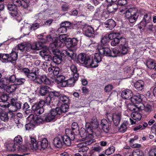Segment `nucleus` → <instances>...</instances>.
Returning <instances> with one entry per match:
<instances>
[{"mask_svg": "<svg viewBox=\"0 0 156 156\" xmlns=\"http://www.w3.org/2000/svg\"><path fill=\"white\" fill-rule=\"evenodd\" d=\"M62 142L63 144H64L67 146H69L71 145V140H72L67 135H64L62 136Z\"/></svg>", "mask_w": 156, "mask_h": 156, "instance_id": "obj_39", "label": "nucleus"}, {"mask_svg": "<svg viewBox=\"0 0 156 156\" xmlns=\"http://www.w3.org/2000/svg\"><path fill=\"white\" fill-rule=\"evenodd\" d=\"M30 122L25 125V128L27 130H31L35 127V125L34 123Z\"/></svg>", "mask_w": 156, "mask_h": 156, "instance_id": "obj_51", "label": "nucleus"}, {"mask_svg": "<svg viewBox=\"0 0 156 156\" xmlns=\"http://www.w3.org/2000/svg\"><path fill=\"white\" fill-rule=\"evenodd\" d=\"M112 53L114 54V55H112V56H111L113 57L116 56L117 55H118L120 53V51L118 49V48H117V47H115L114 48L112 49Z\"/></svg>", "mask_w": 156, "mask_h": 156, "instance_id": "obj_62", "label": "nucleus"}, {"mask_svg": "<svg viewBox=\"0 0 156 156\" xmlns=\"http://www.w3.org/2000/svg\"><path fill=\"white\" fill-rule=\"evenodd\" d=\"M22 108L25 111L26 114H27L31 111V110L29 109V106L27 103H25L24 104Z\"/></svg>", "mask_w": 156, "mask_h": 156, "instance_id": "obj_57", "label": "nucleus"}, {"mask_svg": "<svg viewBox=\"0 0 156 156\" xmlns=\"http://www.w3.org/2000/svg\"><path fill=\"white\" fill-rule=\"evenodd\" d=\"M83 143H80L78 144V147H79V152H84L87 151L89 148L88 147L84 145Z\"/></svg>", "mask_w": 156, "mask_h": 156, "instance_id": "obj_44", "label": "nucleus"}, {"mask_svg": "<svg viewBox=\"0 0 156 156\" xmlns=\"http://www.w3.org/2000/svg\"><path fill=\"white\" fill-rule=\"evenodd\" d=\"M121 117V114L120 112L115 113L113 114L112 119L115 126H118L119 124Z\"/></svg>", "mask_w": 156, "mask_h": 156, "instance_id": "obj_18", "label": "nucleus"}, {"mask_svg": "<svg viewBox=\"0 0 156 156\" xmlns=\"http://www.w3.org/2000/svg\"><path fill=\"white\" fill-rule=\"evenodd\" d=\"M23 139L21 136L20 135H18L15 138L14 143L15 144L17 145L19 147Z\"/></svg>", "mask_w": 156, "mask_h": 156, "instance_id": "obj_47", "label": "nucleus"}, {"mask_svg": "<svg viewBox=\"0 0 156 156\" xmlns=\"http://www.w3.org/2000/svg\"><path fill=\"white\" fill-rule=\"evenodd\" d=\"M18 52V51L12 50L11 53L9 54V61L12 62L16 60L17 59Z\"/></svg>", "mask_w": 156, "mask_h": 156, "instance_id": "obj_29", "label": "nucleus"}, {"mask_svg": "<svg viewBox=\"0 0 156 156\" xmlns=\"http://www.w3.org/2000/svg\"><path fill=\"white\" fill-rule=\"evenodd\" d=\"M102 55L100 53H95L94 55V57L93 58V63H95L97 65V67L98 66V63L100 62L101 61Z\"/></svg>", "mask_w": 156, "mask_h": 156, "instance_id": "obj_32", "label": "nucleus"}, {"mask_svg": "<svg viewBox=\"0 0 156 156\" xmlns=\"http://www.w3.org/2000/svg\"><path fill=\"white\" fill-rule=\"evenodd\" d=\"M129 11V12L127 13L126 17L130 23H133L140 17V14L137 12L136 9L134 8H130Z\"/></svg>", "mask_w": 156, "mask_h": 156, "instance_id": "obj_5", "label": "nucleus"}, {"mask_svg": "<svg viewBox=\"0 0 156 156\" xmlns=\"http://www.w3.org/2000/svg\"><path fill=\"white\" fill-rule=\"evenodd\" d=\"M72 130L75 131L76 134L79 133V127L78 124L76 122H73L72 124Z\"/></svg>", "mask_w": 156, "mask_h": 156, "instance_id": "obj_49", "label": "nucleus"}, {"mask_svg": "<svg viewBox=\"0 0 156 156\" xmlns=\"http://www.w3.org/2000/svg\"><path fill=\"white\" fill-rule=\"evenodd\" d=\"M108 36H104L102 38L101 42L102 46L105 45L108 42L109 39Z\"/></svg>", "mask_w": 156, "mask_h": 156, "instance_id": "obj_61", "label": "nucleus"}, {"mask_svg": "<svg viewBox=\"0 0 156 156\" xmlns=\"http://www.w3.org/2000/svg\"><path fill=\"white\" fill-rule=\"evenodd\" d=\"M118 8L117 4L113 3L109 4L107 8L108 12L109 13H112L116 11Z\"/></svg>", "mask_w": 156, "mask_h": 156, "instance_id": "obj_28", "label": "nucleus"}, {"mask_svg": "<svg viewBox=\"0 0 156 156\" xmlns=\"http://www.w3.org/2000/svg\"><path fill=\"white\" fill-rule=\"evenodd\" d=\"M129 9H127L125 6H123L120 8L119 9V11L120 12L122 13L123 14H125L126 16L127 13L129 12Z\"/></svg>", "mask_w": 156, "mask_h": 156, "instance_id": "obj_53", "label": "nucleus"}, {"mask_svg": "<svg viewBox=\"0 0 156 156\" xmlns=\"http://www.w3.org/2000/svg\"><path fill=\"white\" fill-rule=\"evenodd\" d=\"M30 121L34 123L35 125H37L42 124L44 120L40 117L37 115L34 116L33 114H30L27 117Z\"/></svg>", "mask_w": 156, "mask_h": 156, "instance_id": "obj_11", "label": "nucleus"}, {"mask_svg": "<svg viewBox=\"0 0 156 156\" xmlns=\"http://www.w3.org/2000/svg\"><path fill=\"white\" fill-rule=\"evenodd\" d=\"M44 102L43 101H40L38 103H36L33 105L31 109L33 112L36 115L42 114L44 112L43 107Z\"/></svg>", "mask_w": 156, "mask_h": 156, "instance_id": "obj_6", "label": "nucleus"}, {"mask_svg": "<svg viewBox=\"0 0 156 156\" xmlns=\"http://www.w3.org/2000/svg\"><path fill=\"white\" fill-rule=\"evenodd\" d=\"M50 88L47 86H42L40 87V94L42 96L45 95L48 93Z\"/></svg>", "mask_w": 156, "mask_h": 156, "instance_id": "obj_36", "label": "nucleus"}, {"mask_svg": "<svg viewBox=\"0 0 156 156\" xmlns=\"http://www.w3.org/2000/svg\"><path fill=\"white\" fill-rule=\"evenodd\" d=\"M62 54L63 55V56L67 55L69 57L71 58V59L73 58L74 55L73 51L70 50H69L68 51L64 50H62Z\"/></svg>", "mask_w": 156, "mask_h": 156, "instance_id": "obj_35", "label": "nucleus"}, {"mask_svg": "<svg viewBox=\"0 0 156 156\" xmlns=\"http://www.w3.org/2000/svg\"><path fill=\"white\" fill-rule=\"evenodd\" d=\"M28 51L30 50H37L35 43L32 44H28L27 45Z\"/></svg>", "mask_w": 156, "mask_h": 156, "instance_id": "obj_60", "label": "nucleus"}, {"mask_svg": "<svg viewBox=\"0 0 156 156\" xmlns=\"http://www.w3.org/2000/svg\"><path fill=\"white\" fill-rule=\"evenodd\" d=\"M91 124L90 125L93 126L94 125V127H97L98 123V122L97 120L96 119V117L95 116H94L92 117L91 121L90 122Z\"/></svg>", "mask_w": 156, "mask_h": 156, "instance_id": "obj_55", "label": "nucleus"}, {"mask_svg": "<svg viewBox=\"0 0 156 156\" xmlns=\"http://www.w3.org/2000/svg\"><path fill=\"white\" fill-rule=\"evenodd\" d=\"M55 37H54L53 38L50 35H48L47 36H45V39H44V38H44L43 39V42L44 43H46L47 42L52 41V43H51L50 44V47L51 48V50L52 51V48H51V44L53 43V39H54Z\"/></svg>", "mask_w": 156, "mask_h": 156, "instance_id": "obj_45", "label": "nucleus"}, {"mask_svg": "<svg viewBox=\"0 0 156 156\" xmlns=\"http://www.w3.org/2000/svg\"><path fill=\"white\" fill-rule=\"evenodd\" d=\"M60 94L61 95L59 97H60L59 98L61 101H62L65 103H66L69 101V98L66 96L65 95H61V94Z\"/></svg>", "mask_w": 156, "mask_h": 156, "instance_id": "obj_58", "label": "nucleus"}, {"mask_svg": "<svg viewBox=\"0 0 156 156\" xmlns=\"http://www.w3.org/2000/svg\"><path fill=\"white\" fill-rule=\"evenodd\" d=\"M78 60L79 62L87 68H94L97 67V65L93 63L92 58L85 54L81 53L78 56Z\"/></svg>", "mask_w": 156, "mask_h": 156, "instance_id": "obj_2", "label": "nucleus"}, {"mask_svg": "<svg viewBox=\"0 0 156 156\" xmlns=\"http://www.w3.org/2000/svg\"><path fill=\"white\" fill-rule=\"evenodd\" d=\"M69 106L66 104H64L61 105L60 107H56L55 110L58 115H60L63 113L67 112Z\"/></svg>", "mask_w": 156, "mask_h": 156, "instance_id": "obj_23", "label": "nucleus"}, {"mask_svg": "<svg viewBox=\"0 0 156 156\" xmlns=\"http://www.w3.org/2000/svg\"><path fill=\"white\" fill-rule=\"evenodd\" d=\"M147 66L148 68L151 69H155L156 63H155L152 59H149L147 61Z\"/></svg>", "mask_w": 156, "mask_h": 156, "instance_id": "obj_41", "label": "nucleus"}, {"mask_svg": "<svg viewBox=\"0 0 156 156\" xmlns=\"http://www.w3.org/2000/svg\"><path fill=\"white\" fill-rule=\"evenodd\" d=\"M40 24L38 23H33L30 26V29L31 30H35L39 28Z\"/></svg>", "mask_w": 156, "mask_h": 156, "instance_id": "obj_52", "label": "nucleus"}, {"mask_svg": "<svg viewBox=\"0 0 156 156\" xmlns=\"http://www.w3.org/2000/svg\"><path fill=\"white\" fill-rule=\"evenodd\" d=\"M140 17L142 18V20L140 22L138 27L140 30L142 29L143 30H144L145 27L151 21V15L149 13L144 15L140 14Z\"/></svg>", "mask_w": 156, "mask_h": 156, "instance_id": "obj_7", "label": "nucleus"}, {"mask_svg": "<svg viewBox=\"0 0 156 156\" xmlns=\"http://www.w3.org/2000/svg\"><path fill=\"white\" fill-rule=\"evenodd\" d=\"M144 96L139 93L136 94L133 96H132L131 100L134 104L140 103L141 102Z\"/></svg>", "mask_w": 156, "mask_h": 156, "instance_id": "obj_16", "label": "nucleus"}, {"mask_svg": "<svg viewBox=\"0 0 156 156\" xmlns=\"http://www.w3.org/2000/svg\"><path fill=\"white\" fill-rule=\"evenodd\" d=\"M38 79L40 81V83H43L46 84H50L51 83V81L45 75L41 76Z\"/></svg>", "mask_w": 156, "mask_h": 156, "instance_id": "obj_33", "label": "nucleus"}, {"mask_svg": "<svg viewBox=\"0 0 156 156\" xmlns=\"http://www.w3.org/2000/svg\"><path fill=\"white\" fill-rule=\"evenodd\" d=\"M30 139L31 140L30 144L32 145L30 146V148L33 149V150H42L46 148L48 145V142L46 138H44L41 141L37 142L35 138L30 137Z\"/></svg>", "mask_w": 156, "mask_h": 156, "instance_id": "obj_1", "label": "nucleus"}, {"mask_svg": "<svg viewBox=\"0 0 156 156\" xmlns=\"http://www.w3.org/2000/svg\"><path fill=\"white\" fill-rule=\"evenodd\" d=\"M59 39L58 38H55L53 39V42L51 45V47L52 48V52L53 54L54 53L57 52L58 50L56 49V47L60 46L62 43L64 42H65V41L67 38L64 35H62L59 36Z\"/></svg>", "mask_w": 156, "mask_h": 156, "instance_id": "obj_4", "label": "nucleus"}, {"mask_svg": "<svg viewBox=\"0 0 156 156\" xmlns=\"http://www.w3.org/2000/svg\"><path fill=\"white\" fill-rule=\"evenodd\" d=\"M9 83L8 77L2 78L0 79V88L5 89Z\"/></svg>", "mask_w": 156, "mask_h": 156, "instance_id": "obj_26", "label": "nucleus"}, {"mask_svg": "<svg viewBox=\"0 0 156 156\" xmlns=\"http://www.w3.org/2000/svg\"><path fill=\"white\" fill-rule=\"evenodd\" d=\"M132 118H130V122L132 125H133L136 123V121H138L140 120L141 118V115L137 112H133L131 114Z\"/></svg>", "mask_w": 156, "mask_h": 156, "instance_id": "obj_15", "label": "nucleus"}, {"mask_svg": "<svg viewBox=\"0 0 156 156\" xmlns=\"http://www.w3.org/2000/svg\"><path fill=\"white\" fill-rule=\"evenodd\" d=\"M133 95L132 91L129 89L125 90L121 93L122 97L125 99H131Z\"/></svg>", "mask_w": 156, "mask_h": 156, "instance_id": "obj_20", "label": "nucleus"}, {"mask_svg": "<svg viewBox=\"0 0 156 156\" xmlns=\"http://www.w3.org/2000/svg\"><path fill=\"white\" fill-rule=\"evenodd\" d=\"M58 114L55 109H51L45 118V120L47 122H50L55 120L56 116Z\"/></svg>", "mask_w": 156, "mask_h": 156, "instance_id": "obj_13", "label": "nucleus"}, {"mask_svg": "<svg viewBox=\"0 0 156 156\" xmlns=\"http://www.w3.org/2000/svg\"><path fill=\"white\" fill-rule=\"evenodd\" d=\"M16 6L13 4H9L7 8L9 11V13L13 17L16 16L17 14V8Z\"/></svg>", "mask_w": 156, "mask_h": 156, "instance_id": "obj_21", "label": "nucleus"}, {"mask_svg": "<svg viewBox=\"0 0 156 156\" xmlns=\"http://www.w3.org/2000/svg\"><path fill=\"white\" fill-rule=\"evenodd\" d=\"M104 24L105 27L109 28L110 30H112L115 26V22L111 19L108 20Z\"/></svg>", "mask_w": 156, "mask_h": 156, "instance_id": "obj_24", "label": "nucleus"}, {"mask_svg": "<svg viewBox=\"0 0 156 156\" xmlns=\"http://www.w3.org/2000/svg\"><path fill=\"white\" fill-rule=\"evenodd\" d=\"M62 140V136L59 135L54 138L53 143L55 146L58 148H61L63 145Z\"/></svg>", "mask_w": 156, "mask_h": 156, "instance_id": "obj_14", "label": "nucleus"}, {"mask_svg": "<svg viewBox=\"0 0 156 156\" xmlns=\"http://www.w3.org/2000/svg\"><path fill=\"white\" fill-rule=\"evenodd\" d=\"M17 88V85L15 84H12L8 85L5 88L6 91L8 93H12L16 90Z\"/></svg>", "mask_w": 156, "mask_h": 156, "instance_id": "obj_30", "label": "nucleus"}, {"mask_svg": "<svg viewBox=\"0 0 156 156\" xmlns=\"http://www.w3.org/2000/svg\"><path fill=\"white\" fill-rule=\"evenodd\" d=\"M29 140V142L27 144V146H25L24 145H21L20 144V145L19 146L20 149L17 150V151L24 152L27 151L28 149L33 150V149L30 148V146H31L32 145H31V144H31V140L30 139V138Z\"/></svg>", "mask_w": 156, "mask_h": 156, "instance_id": "obj_37", "label": "nucleus"}, {"mask_svg": "<svg viewBox=\"0 0 156 156\" xmlns=\"http://www.w3.org/2000/svg\"><path fill=\"white\" fill-rule=\"evenodd\" d=\"M98 49L99 53L102 56H112V53L109 48L101 45L98 46Z\"/></svg>", "mask_w": 156, "mask_h": 156, "instance_id": "obj_10", "label": "nucleus"}, {"mask_svg": "<svg viewBox=\"0 0 156 156\" xmlns=\"http://www.w3.org/2000/svg\"><path fill=\"white\" fill-rule=\"evenodd\" d=\"M27 76L30 80L33 81L35 80L37 78V75L30 72L27 75Z\"/></svg>", "mask_w": 156, "mask_h": 156, "instance_id": "obj_56", "label": "nucleus"}, {"mask_svg": "<svg viewBox=\"0 0 156 156\" xmlns=\"http://www.w3.org/2000/svg\"><path fill=\"white\" fill-rule=\"evenodd\" d=\"M68 69L70 70L69 73H70L72 76H76L79 77V75L78 73V70L76 66L74 64H72L68 67Z\"/></svg>", "mask_w": 156, "mask_h": 156, "instance_id": "obj_22", "label": "nucleus"}, {"mask_svg": "<svg viewBox=\"0 0 156 156\" xmlns=\"http://www.w3.org/2000/svg\"><path fill=\"white\" fill-rule=\"evenodd\" d=\"M127 125L126 123H123L121 125L119 128V131L121 133H123L125 132L127 129Z\"/></svg>", "mask_w": 156, "mask_h": 156, "instance_id": "obj_50", "label": "nucleus"}, {"mask_svg": "<svg viewBox=\"0 0 156 156\" xmlns=\"http://www.w3.org/2000/svg\"><path fill=\"white\" fill-rule=\"evenodd\" d=\"M128 110L133 112H137L138 108H137V105L133 104H129L127 105Z\"/></svg>", "mask_w": 156, "mask_h": 156, "instance_id": "obj_43", "label": "nucleus"}, {"mask_svg": "<svg viewBox=\"0 0 156 156\" xmlns=\"http://www.w3.org/2000/svg\"><path fill=\"white\" fill-rule=\"evenodd\" d=\"M12 2L13 5L16 6H20L22 5L21 1L20 0H12Z\"/></svg>", "mask_w": 156, "mask_h": 156, "instance_id": "obj_64", "label": "nucleus"}, {"mask_svg": "<svg viewBox=\"0 0 156 156\" xmlns=\"http://www.w3.org/2000/svg\"><path fill=\"white\" fill-rule=\"evenodd\" d=\"M103 12V9L100 6L99 7H98L97 8L96 11H95L94 15L96 17L101 16L102 13Z\"/></svg>", "mask_w": 156, "mask_h": 156, "instance_id": "obj_46", "label": "nucleus"}, {"mask_svg": "<svg viewBox=\"0 0 156 156\" xmlns=\"http://www.w3.org/2000/svg\"><path fill=\"white\" fill-rule=\"evenodd\" d=\"M26 80L24 78H17V79L16 83L17 85H21L24 84Z\"/></svg>", "mask_w": 156, "mask_h": 156, "instance_id": "obj_63", "label": "nucleus"}, {"mask_svg": "<svg viewBox=\"0 0 156 156\" xmlns=\"http://www.w3.org/2000/svg\"><path fill=\"white\" fill-rule=\"evenodd\" d=\"M120 47L121 48L120 52L122 54L125 55L127 53L128 47V43L126 42V39L123 40L122 41Z\"/></svg>", "mask_w": 156, "mask_h": 156, "instance_id": "obj_19", "label": "nucleus"}, {"mask_svg": "<svg viewBox=\"0 0 156 156\" xmlns=\"http://www.w3.org/2000/svg\"><path fill=\"white\" fill-rule=\"evenodd\" d=\"M100 126L103 131L106 133H108L110 129L109 123L106 119H102L101 121Z\"/></svg>", "mask_w": 156, "mask_h": 156, "instance_id": "obj_17", "label": "nucleus"}, {"mask_svg": "<svg viewBox=\"0 0 156 156\" xmlns=\"http://www.w3.org/2000/svg\"><path fill=\"white\" fill-rule=\"evenodd\" d=\"M61 94L58 92L54 91L50 93L48 96H47L44 101H43L47 105H49L50 103H52L55 99V97H58L60 96Z\"/></svg>", "mask_w": 156, "mask_h": 156, "instance_id": "obj_9", "label": "nucleus"}, {"mask_svg": "<svg viewBox=\"0 0 156 156\" xmlns=\"http://www.w3.org/2000/svg\"><path fill=\"white\" fill-rule=\"evenodd\" d=\"M92 125H90L88 126L86 131L87 132L89 137L90 139H93V133H94L93 128L91 126Z\"/></svg>", "mask_w": 156, "mask_h": 156, "instance_id": "obj_42", "label": "nucleus"}, {"mask_svg": "<svg viewBox=\"0 0 156 156\" xmlns=\"http://www.w3.org/2000/svg\"><path fill=\"white\" fill-rule=\"evenodd\" d=\"M115 150V147L112 146L110 147L105 150V153L106 155H108L113 153Z\"/></svg>", "mask_w": 156, "mask_h": 156, "instance_id": "obj_48", "label": "nucleus"}, {"mask_svg": "<svg viewBox=\"0 0 156 156\" xmlns=\"http://www.w3.org/2000/svg\"><path fill=\"white\" fill-rule=\"evenodd\" d=\"M83 140H86V144L87 145H90L94 142L95 140L94 139H90L87 134V132L84 128H81L80 131H79V133Z\"/></svg>", "mask_w": 156, "mask_h": 156, "instance_id": "obj_8", "label": "nucleus"}, {"mask_svg": "<svg viewBox=\"0 0 156 156\" xmlns=\"http://www.w3.org/2000/svg\"><path fill=\"white\" fill-rule=\"evenodd\" d=\"M43 39L44 38H41V41H38L35 43L37 50L40 49L43 47V43H44L43 42Z\"/></svg>", "mask_w": 156, "mask_h": 156, "instance_id": "obj_59", "label": "nucleus"}, {"mask_svg": "<svg viewBox=\"0 0 156 156\" xmlns=\"http://www.w3.org/2000/svg\"><path fill=\"white\" fill-rule=\"evenodd\" d=\"M134 86L138 90H141L144 87V82L142 80H139L136 82L134 84Z\"/></svg>", "mask_w": 156, "mask_h": 156, "instance_id": "obj_38", "label": "nucleus"}, {"mask_svg": "<svg viewBox=\"0 0 156 156\" xmlns=\"http://www.w3.org/2000/svg\"><path fill=\"white\" fill-rule=\"evenodd\" d=\"M10 115H11V117L13 116V114H11V113H7L4 112L0 116V119L3 121L7 122L9 120Z\"/></svg>", "mask_w": 156, "mask_h": 156, "instance_id": "obj_27", "label": "nucleus"}, {"mask_svg": "<svg viewBox=\"0 0 156 156\" xmlns=\"http://www.w3.org/2000/svg\"><path fill=\"white\" fill-rule=\"evenodd\" d=\"M14 50L17 51L19 50L21 52H23L25 50L26 51H27V46L26 47L24 44H20L16 46L14 49Z\"/></svg>", "mask_w": 156, "mask_h": 156, "instance_id": "obj_40", "label": "nucleus"}, {"mask_svg": "<svg viewBox=\"0 0 156 156\" xmlns=\"http://www.w3.org/2000/svg\"><path fill=\"white\" fill-rule=\"evenodd\" d=\"M63 57L62 52L58 55H55L53 56L52 60L53 62L57 64H60L62 62V58Z\"/></svg>", "mask_w": 156, "mask_h": 156, "instance_id": "obj_25", "label": "nucleus"}, {"mask_svg": "<svg viewBox=\"0 0 156 156\" xmlns=\"http://www.w3.org/2000/svg\"><path fill=\"white\" fill-rule=\"evenodd\" d=\"M108 38L110 40H113L111 42L112 46H115L119 44V46L122 43V41L126 39L123 37L122 35L119 33L113 32L108 35Z\"/></svg>", "mask_w": 156, "mask_h": 156, "instance_id": "obj_3", "label": "nucleus"}, {"mask_svg": "<svg viewBox=\"0 0 156 156\" xmlns=\"http://www.w3.org/2000/svg\"><path fill=\"white\" fill-rule=\"evenodd\" d=\"M19 146L15 144L14 143H10L7 146V147L8 150L14 152L15 151H17L20 149Z\"/></svg>", "mask_w": 156, "mask_h": 156, "instance_id": "obj_31", "label": "nucleus"}, {"mask_svg": "<svg viewBox=\"0 0 156 156\" xmlns=\"http://www.w3.org/2000/svg\"><path fill=\"white\" fill-rule=\"evenodd\" d=\"M17 78L16 77V75L15 74H13L10 76L9 77H8V79L9 81V83H15L16 82Z\"/></svg>", "mask_w": 156, "mask_h": 156, "instance_id": "obj_54", "label": "nucleus"}, {"mask_svg": "<svg viewBox=\"0 0 156 156\" xmlns=\"http://www.w3.org/2000/svg\"><path fill=\"white\" fill-rule=\"evenodd\" d=\"M83 34L87 37H93L94 31L93 28L91 26L85 25L83 28Z\"/></svg>", "mask_w": 156, "mask_h": 156, "instance_id": "obj_12", "label": "nucleus"}, {"mask_svg": "<svg viewBox=\"0 0 156 156\" xmlns=\"http://www.w3.org/2000/svg\"><path fill=\"white\" fill-rule=\"evenodd\" d=\"M79 77L76 76H73L72 77L70 78L67 81V83H68V86H73L75 82L77 81Z\"/></svg>", "mask_w": 156, "mask_h": 156, "instance_id": "obj_34", "label": "nucleus"}]
</instances>
